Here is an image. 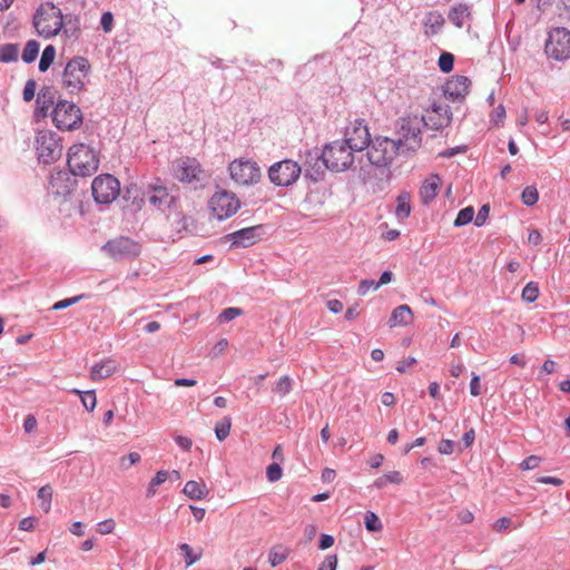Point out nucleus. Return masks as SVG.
Returning a JSON list of instances; mask_svg holds the SVG:
<instances>
[{
    "mask_svg": "<svg viewBox=\"0 0 570 570\" xmlns=\"http://www.w3.org/2000/svg\"><path fill=\"white\" fill-rule=\"evenodd\" d=\"M424 117L407 115L396 121L394 141L402 153H414L422 145V127Z\"/></svg>",
    "mask_w": 570,
    "mask_h": 570,
    "instance_id": "f257e3e1",
    "label": "nucleus"
},
{
    "mask_svg": "<svg viewBox=\"0 0 570 570\" xmlns=\"http://www.w3.org/2000/svg\"><path fill=\"white\" fill-rule=\"evenodd\" d=\"M67 164L75 176L87 177L97 171L99 158L92 148L80 142L69 148Z\"/></svg>",
    "mask_w": 570,
    "mask_h": 570,
    "instance_id": "f03ea898",
    "label": "nucleus"
},
{
    "mask_svg": "<svg viewBox=\"0 0 570 570\" xmlns=\"http://www.w3.org/2000/svg\"><path fill=\"white\" fill-rule=\"evenodd\" d=\"M33 24L43 38L57 36L63 27L61 10L52 3H42L33 17Z\"/></svg>",
    "mask_w": 570,
    "mask_h": 570,
    "instance_id": "7ed1b4c3",
    "label": "nucleus"
},
{
    "mask_svg": "<svg viewBox=\"0 0 570 570\" xmlns=\"http://www.w3.org/2000/svg\"><path fill=\"white\" fill-rule=\"evenodd\" d=\"M90 63L83 57L69 60L62 73V85L70 94L82 91L90 73Z\"/></svg>",
    "mask_w": 570,
    "mask_h": 570,
    "instance_id": "20e7f679",
    "label": "nucleus"
},
{
    "mask_svg": "<svg viewBox=\"0 0 570 570\" xmlns=\"http://www.w3.org/2000/svg\"><path fill=\"white\" fill-rule=\"evenodd\" d=\"M354 153L344 139L335 140L326 145L322 159L327 168L334 171H343L353 164Z\"/></svg>",
    "mask_w": 570,
    "mask_h": 570,
    "instance_id": "39448f33",
    "label": "nucleus"
},
{
    "mask_svg": "<svg viewBox=\"0 0 570 570\" xmlns=\"http://www.w3.org/2000/svg\"><path fill=\"white\" fill-rule=\"evenodd\" d=\"M230 179L237 186H253L259 183L262 171L258 164L248 158L234 159L228 166Z\"/></svg>",
    "mask_w": 570,
    "mask_h": 570,
    "instance_id": "423d86ee",
    "label": "nucleus"
},
{
    "mask_svg": "<svg viewBox=\"0 0 570 570\" xmlns=\"http://www.w3.org/2000/svg\"><path fill=\"white\" fill-rule=\"evenodd\" d=\"M210 215L218 220L234 216L240 208V200L235 193L219 189L208 200Z\"/></svg>",
    "mask_w": 570,
    "mask_h": 570,
    "instance_id": "0eeeda50",
    "label": "nucleus"
},
{
    "mask_svg": "<svg viewBox=\"0 0 570 570\" xmlns=\"http://www.w3.org/2000/svg\"><path fill=\"white\" fill-rule=\"evenodd\" d=\"M368 146L367 158L376 167H386L399 154H403L394 139L387 137H376Z\"/></svg>",
    "mask_w": 570,
    "mask_h": 570,
    "instance_id": "6e6552de",
    "label": "nucleus"
},
{
    "mask_svg": "<svg viewBox=\"0 0 570 570\" xmlns=\"http://www.w3.org/2000/svg\"><path fill=\"white\" fill-rule=\"evenodd\" d=\"M52 122L60 130H76L82 124V112L78 106L67 100L59 101L52 112Z\"/></svg>",
    "mask_w": 570,
    "mask_h": 570,
    "instance_id": "1a4fd4ad",
    "label": "nucleus"
},
{
    "mask_svg": "<svg viewBox=\"0 0 570 570\" xmlns=\"http://www.w3.org/2000/svg\"><path fill=\"white\" fill-rule=\"evenodd\" d=\"M36 150L39 159L42 163H53L58 160L62 155L61 139L52 130H40L36 136Z\"/></svg>",
    "mask_w": 570,
    "mask_h": 570,
    "instance_id": "9d476101",
    "label": "nucleus"
},
{
    "mask_svg": "<svg viewBox=\"0 0 570 570\" xmlns=\"http://www.w3.org/2000/svg\"><path fill=\"white\" fill-rule=\"evenodd\" d=\"M546 53L556 60L570 58V30L558 27L549 32L546 41Z\"/></svg>",
    "mask_w": 570,
    "mask_h": 570,
    "instance_id": "9b49d317",
    "label": "nucleus"
},
{
    "mask_svg": "<svg viewBox=\"0 0 570 570\" xmlns=\"http://www.w3.org/2000/svg\"><path fill=\"white\" fill-rule=\"evenodd\" d=\"M91 190L97 203L110 204L119 196L120 184L116 177L105 174L94 179Z\"/></svg>",
    "mask_w": 570,
    "mask_h": 570,
    "instance_id": "f8f14e48",
    "label": "nucleus"
},
{
    "mask_svg": "<svg viewBox=\"0 0 570 570\" xmlns=\"http://www.w3.org/2000/svg\"><path fill=\"white\" fill-rule=\"evenodd\" d=\"M104 250L115 259H135L141 254V245L129 237H118L109 240Z\"/></svg>",
    "mask_w": 570,
    "mask_h": 570,
    "instance_id": "ddd939ff",
    "label": "nucleus"
},
{
    "mask_svg": "<svg viewBox=\"0 0 570 570\" xmlns=\"http://www.w3.org/2000/svg\"><path fill=\"white\" fill-rule=\"evenodd\" d=\"M301 167L296 161L285 159L271 166L268 177L277 186H289L298 179Z\"/></svg>",
    "mask_w": 570,
    "mask_h": 570,
    "instance_id": "4468645a",
    "label": "nucleus"
},
{
    "mask_svg": "<svg viewBox=\"0 0 570 570\" xmlns=\"http://www.w3.org/2000/svg\"><path fill=\"white\" fill-rule=\"evenodd\" d=\"M175 177L183 184L198 183L203 179L204 169L196 158L181 157L174 163Z\"/></svg>",
    "mask_w": 570,
    "mask_h": 570,
    "instance_id": "2eb2a0df",
    "label": "nucleus"
},
{
    "mask_svg": "<svg viewBox=\"0 0 570 570\" xmlns=\"http://www.w3.org/2000/svg\"><path fill=\"white\" fill-rule=\"evenodd\" d=\"M344 140L354 151H361L368 147L371 135L363 119H355L345 129Z\"/></svg>",
    "mask_w": 570,
    "mask_h": 570,
    "instance_id": "dca6fc26",
    "label": "nucleus"
},
{
    "mask_svg": "<svg viewBox=\"0 0 570 570\" xmlns=\"http://www.w3.org/2000/svg\"><path fill=\"white\" fill-rule=\"evenodd\" d=\"M451 110L448 105L433 101L431 107L425 110L424 126L439 130L448 126L451 121Z\"/></svg>",
    "mask_w": 570,
    "mask_h": 570,
    "instance_id": "f3484780",
    "label": "nucleus"
},
{
    "mask_svg": "<svg viewBox=\"0 0 570 570\" xmlns=\"http://www.w3.org/2000/svg\"><path fill=\"white\" fill-rule=\"evenodd\" d=\"M148 200L153 207L159 210H165L175 204V198L163 185H154L149 187Z\"/></svg>",
    "mask_w": 570,
    "mask_h": 570,
    "instance_id": "a211bd4d",
    "label": "nucleus"
},
{
    "mask_svg": "<svg viewBox=\"0 0 570 570\" xmlns=\"http://www.w3.org/2000/svg\"><path fill=\"white\" fill-rule=\"evenodd\" d=\"M471 81L465 76H453L444 86V94L452 99L464 98L469 94Z\"/></svg>",
    "mask_w": 570,
    "mask_h": 570,
    "instance_id": "6ab92c4d",
    "label": "nucleus"
},
{
    "mask_svg": "<svg viewBox=\"0 0 570 570\" xmlns=\"http://www.w3.org/2000/svg\"><path fill=\"white\" fill-rule=\"evenodd\" d=\"M259 228L261 226L243 228L232 234H228L226 237L232 242V245L234 246L248 247L256 244L259 240Z\"/></svg>",
    "mask_w": 570,
    "mask_h": 570,
    "instance_id": "aec40b11",
    "label": "nucleus"
},
{
    "mask_svg": "<svg viewBox=\"0 0 570 570\" xmlns=\"http://www.w3.org/2000/svg\"><path fill=\"white\" fill-rule=\"evenodd\" d=\"M120 368L119 363L114 358H105L92 365L90 370V379L92 381H101L110 377Z\"/></svg>",
    "mask_w": 570,
    "mask_h": 570,
    "instance_id": "412c9836",
    "label": "nucleus"
},
{
    "mask_svg": "<svg viewBox=\"0 0 570 570\" xmlns=\"http://www.w3.org/2000/svg\"><path fill=\"white\" fill-rule=\"evenodd\" d=\"M441 185L439 175H430L420 188V197L424 205L430 204L438 195Z\"/></svg>",
    "mask_w": 570,
    "mask_h": 570,
    "instance_id": "4be33fe9",
    "label": "nucleus"
},
{
    "mask_svg": "<svg viewBox=\"0 0 570 570\" xmlns=\"http://www.w3.org/2000/svg\"><path fill=\"white\" fill-rule=\"evenodd\" d=\"M413 321V312L409 305H400L393 309L390 317V326H406Z\"/></svg>",
    "mask_w": 570,
    "mask_h": 570,
    "instance_id": "5701e85b",
    "label": "nucleus"
},
{
    "mask_svg": "<svg viewBox=\"0 0 570 570\" xmlns=\"http://www.w3.org/2000/svg\"><path fill=\"white\" fill-rule=\"evenodd\" d=\"M56 92L50 87L42 88L37 96V111L42 116H47L49 109L53 106Z\"/></svg>",
    "mask_w": 570,
    "mask_h": 570,
    "instance_id": "b1692460",
    "label": "nucleus"
},
{
    "mask_svg": "<svg viewBox=\"0 0 570 570\" xmlns=\"http://www.w3.org/2000/svg\"><path fill=\"white\" fill-rule=\"evenodd\" d=\"M183 491L185 495L193 500H202L208 494L207 487L194 480L186 482Z\"/></svg>",
    "mask_w": 570,
    "mask_h": 570,
    "instance_id": "393cba45",
    "label": "nucleus"
},
{
    "mask_svg": "<svg viewBox=\"0 0 570 570\" xmlns=\"http://www.w3.org/2000/svg\"><path fill=\"white\" fill-rule=\"evenodd\" d=\"M411 214V195L407 191H402L396 198L395 216L397 219L403 220Z\"/></svg>",
    "mask_w": 570,
    "mask_h": 570,
    "instance_id": "a878e982",
    "label": "nucleus"
},
{
    "mask_svg": "<svg viewBox=\"0 0 570 570\" xmlns=\"http://www.w3.org/2000/svg\"><path fill=\"white\" fill-rule=\"evenodd\" d=\"M289 556V549L277 544L271 548L268 553V561L272 567H277L283 563Z\"/></svg>",
    "mask_w": 570,
    "mask_h": 570,
    "instance_id": "bb28decb",
    "label": "nucleus"
},
{
    "mask_svg": "<svg viewBox=\"0 0 570 570\" xmlns=\"http://www.w3.org/2000/svg\"><path fill=\"white\" fill-rule=\"evenodd\" d=\"M469 16V9L465 4H459L449 12V20L458 28H462L465 18Z\"/></svg>",
    "mask_w": 570,
    "mask_h": 570,
    "instance_id": "cd10ccee",
    "label": "nucleus"
},
{
    "mask_svg": "<svg viewBox=\"0 0 570 570\" xmlns=\"http://www.w3.org/2000/svg\"><path fill=\"white\" fill-rule=\"evenodd\" d=\"M72 393L79 395L81 403L87 411L92 412L95 410V407L97 405V396H96V392L94 390L80 391V390L73 389Z\"/></svg>",
    "mask_w": 570,
    "mask_h": 570,
    "instance_id": "c85d7f7f",
    "label": "nucleus"
},
{
    "mask_svg": "<svg viewBox=\"0 0 570 570\" xmlns=\"http://www.w3.org/2000/svg\"><path fill=\"white\" fill-rule=\"evenodd\" d=\"M56 58V48L52 45H49L42 51L40 61H39V70L45 72L49 69Z\"/></svg>",
    "mask_w": 570,
    "mask_h": 570,
    "instance_id": "c756f323",
    "label": "nucleus"
},
{
    "mask_svg": "<svg viewBox=\"0 0 570 570\" xmlns=\"http://www.w3.org/2000/svg\"><path fill=\"white\" fill-rule=\"evenodd\" d=\"M232 420L226 416L215 424V434L219 441H224L230 433Z\"/></svg>",
    "mask_w": 570,
    "mask_h": 570,
    "instance_id": "7c9ffc66",
    "label": "nucleus"
},
{
    "mask_svg": "<svg viewBox=\"0 0 570 570\" xmlns=\"http://www.w3.org/2000/svg\"><path fill=\"white\" fill-rule=\"evenodd\" d=\"M19 48L17 45L7 43L0 47V61L9 62L18 58Z\"/></svg>",
    "mask_w": 570,
    "mask_h": 570,
    "instance_id": "2f4dec72",
    "label": "nucleus"
},
{
    "mask_svg": "<svg viewBox=\"0 0 570 570\" xmlns=\"http://www.w3.org/2000/svg\"><path fill=\"white\" fill-rule=\"evenodd\" d=\"M52 494L53 491L49 484L41 487L38 491V498L42 500L41 508L46 513L51 510Z\"/></svg>",
    "mask_w": 570,
    "mask_h": 570,
    "instance_id": "473e14b6",
    "label": "nucleus"
},
{
    "mask_svg": "<svg viewBox=\"0 0 570 570\" xmlns=\"http://www.w3.org/2000/svg\"><path fill=\"white\" fill-rule=\"evenodd\" d=\"M39 52V43L36 40H29L22 51V60L27 63L35 61Z\"/></svg>",
    "mask_w": 570,
    "mask_h": 570,
    "instance_id": "72a5a7b5",
    "label": "nucleus"
},
{
    "mask_svg": "<svg viewBox=\"0 0 570 570\" xmlns=\"http://www.w3.org/2000/svg\"><path fill=\"white\" fill-rule=\"evenodd\" d=\"M539 296V286L534 282H529L522 289L521 297L527 303H533Z\"/></svg>",
    "mask_w": 570,
    "mask_h": 570,
    "instance_id": "f704fd0d",
    "label": "nucleus"
},
{
    "mask_svg": "<svg viewBox=\"0 0 570 570\" xmlns=\"http://www.w3.org/2000/svg\"><path fill=\"white\" fill-rule=\"evenodd\" d=\"M293 381L288 375H283L276 382L274 392L281 396L287 395L292 391Z\"/></svg>",
    "mask_w": 570,
    "mask_h": 570,
    "instance_id": "c9c22d12",
    "label": "nucleus"
},
{
    "mask_svg": "<svg viewBox=\"0 0 570 570\" xmlns=\"http://www.w3.org/2000/svg\"><path fill=\"white\" fill-rule=\"evenodd\" d=\"M179 550L181 551V553L185 558L186 567L193 566L202 557V552L195 554L191 547L188 543L179 544Z\"/></svg>",
    "mask_w": 570,
    "mask_h": 570,
    "instance_id": "e433bc0d",
    "label": "nucleus"
},
{
    "mask_svg": "<svg viewBox=\"0 0 570 570\" xmlns=\"http://www.w3.org/2000/svg\"><path fill=\"white\" fill-rule=\"evenodd\" d=\"M473 217H474V209L472 206H468L458 213V216L454 220V226H464V225L469 224L470 222H472Z\"/></svg>",
    "mask_w": 570,
    "mask_h": 570,
    "instance_id": "4c0bfd02",
    "label": "nucleus"
},
{
    "mask_svg": "<svg viewBox=\"0 0 570 570\" xmlns=\"http://www.w3.org/2000/svg\"><path fill=\"white\" fill-rule=\"evenodd\" d=\"M521 199L527 206L534 205L539 199V193L537 188L533 186L525 187L522 191Z\"/></svg>",
    "mask_w": 570,
    "mask_h": 570,
    "instance_id": "58836bf2",
    "label": "nucleus"
},
{
    "mask_svg": "<svg viewBox=\"0 0 570 570\" xmlns=\"http://www.w3.org/2000/svg\"><path fill=\"white\" fill-rule=\"evenodd\" d=\"M365 528L368 531H380L382 530V523L379 517L374 512H366L365 514Z\"/></svg>",
    "mask_w": 570,
    "mask_h": 570,
    "instance_id": "ea45409f",
    "label": "nucleus"
},
{
    "mask_svg": "<svg viewBox=\"0 0 570 570\" xmlns=\"http://www.w3.org/2000/svg\"><path fill=\"white\" fill-rule=\"evenodd\" d=\"M243 311L238 307H228L225 308L218 316V321L220 323H227L233 321L234 318L240 316Z\"/></svg>",
    "mask_w": 570,
    "mask_h": 570,
    "instance_id": "a19ab883",
    "label": "nucleus"
},
{
    "mask_svg": "<svg viewBox=\"0 0 570 570\" xmlns=\"http://www.w3.org/2000/svg\"><path fill=\"white\" fill-rule=\"evenodd\" d=\"M454 57L450 52H443L439 58V68L443 72H450L453 69Z\"/></svg>",
    "mask_w": 570,
    "mask_h": 570,
    "instance_id": "79ce46f5",
    "label": "nucleus"
},
{
    "mask_svg": "<svg viewBox=\"0 0 570 570\" xmlns=\"http://www.w3.org/2000/svg\"><path fill=\"white\" fill-rule=\"evenodd\" d=\"M266 476L269 482H276L283 476V470L278 463H272L266 469Z\"/></svg>",
    "mask_w": 570,
    "mask_h": 570,
    "instance_id": "37998d69",
    "label": "nucleus"
},
{
    "mask_svg": "<svg viewBox=\"0 0 570 570\" xmlns=\"http://www.w3.org/2000/svg\"><path fill=\"white\" fill-rule=\"evenodd\" d=\"M140 459H141V456H140L139 453L131 452L128 455H125V456L120 458V468L122 470H127L131 465L137 464L138 462H140Z\"/></svg>",
    "mask_w": 570,
    "mask_h": 570,
    "instance_id": "c03bdc74",
    "label": "nucleus"
},
{
    "mask_svg": "<svg viewBox=\"0 0 570 570\" xmlns=\"http://www.w3.org/2000/svg\"><path fill=\"white\" fill-rule=\"evenodd\" d=\"M542 462V459L538 455H530L520 463V468L523 471L533 470L538 468Z\"/></svg>",
    "mask_w": 570,
    "mask_h": 570,
    "instance_id": "a18cd8bd",
    "label": "nucleus"
},
{
    "mask_svg": "<svg viewBox=\"0 0 570 570\" xmlns=\"http://www.w3.org/2000/svg\"><path fill=\"white\" fill-rule=\"evenodd\" d=\"M37 83L35 80L30 79L26 82V86L23 88V100L24 101H31L35 98Z\"/></svg>",
    "mask_w": 570,
    "mask_h": 570,
    "instance_id": "49530a36",
    "label": "nucleus"
},
{
    "mask_svg": "<svg viewBox=\"0 0 570 570\" xmlns=\"http://www.w3.org/2000/svg\"><path fill=\"white\" fill-rule=\"evenodd\" d=\"M337 556H326L323 562L320 564L317 570H336L337 568Z\"/></svg>",
    "mask_w": 570,
    "mask_h": 570,
    "instance_id": "de8ad7c7",
    "label": "nucleus"
},
{
    "mask_svg": "<svg viewBox=\"0 0 570 570\" xmlns=\"http://www.w3.org/2000/svg\"><path fill=\"white\" fill-rule=\"evenodd\" d=\"M38 523L39 521L36 517H27L19 522V529L22 531H32Z\"/></svg>",
    "mask_w": 570,
    "mask_h": 570,
    "instance_id": "09e8293b",
    "label": "nucleus"
},
{
    "mask_svg": "<svg viewBox=\"0 0 570 570\" xmlns=\"http://www.w3.org/2000/svg\"><path fill=\"white\" fill-rule=\"evenodd\" d=\"M376 289H379V286L374 281L363 279L358 285V294L362 296L366 295L370 291Z\"/></svg>",
    "mask_w": 570,
    "mask_h": 570,
    "instance_id": "8fccbe9b",
    "label": "nucleus"
},
{
    "mask_svg": "<svg viewBox=\"0 0 570 570\" xmlns=\"http://www.w3.org/2000/svg\"><path fill=\"white\" fill-rule=\"evenodd\" d=\"M115 527H116V524H115L114 519H107V520L98 523L97 530L100 534L105 535V534H109V533L114 532Z\"/></svg>",
    "mask_w": 570,
    "mask_h": 570,
    "instance_id": "3c124183",
    "label": "nucleus"
},
{
    "mask_svg": "<svg viewBox=\"0 0 570 570\" xmlns=\"http://www.w3.org/2000/svg\"><path fill=\"white\" fill-rule=\"evenodd\" d=\"M511 522L510 518L502 517L493 523L492 529L498 533L503 532L510 528Z\"/></svg>",
    "mask_w": 570,
    "mask_h": 570,
    "instance_id": "603ef678",
    "label": "nucleus"
},
{
    "mask_svg": "<svg viewBox=\"0 0 570 570\" xmlns=\"http://www.w3.org/2000/svg\"><path fill=\"white\" fill-rule=\"evenodd\" d=\"M101 28L105 32H110L114 26V16L111 12L107 11L102 13L100 19Z\"/></svg>",
    "mask_w": 570,
    "mask_h": 570,
    "instance_id": "864d4df0",
    "label": "nucleus"
},
{
    "mask_svg": "<svg viewBox=\"0 0 570 570\" xmlns=\"http://www.w3.org/2000/svg\"><path fill=\"white\" fill-rule=\"evenodd\" d=\"M489 212H490V207L489 205H483L478 214H476V217L474 219V224L476 226H482L485 224L487 219H488V216H489Z\"/></svg>",
    "mask_w": 570,
    "mask_h": 570,
    "instance_id": "5fc2aeb1",
    "label": "nucleus"
},
{
    "mask_svg": "<svg viewBox=\"0 0 570 570\" xmlns=\"http://www.w3.org/2000/svg\"><path fill=\"white\" fill-rule=\"evenodd\" d=\"M505 118V109L502 105L498 106L492 115H491V120L497 125V126H500L503 120Z\"/></svg>",
    "mask_w": 570,
    "mask_h": 570,
    "instance_id": "6e6d98bb",
    "label": "nucleus"
},
{
    "mask_svg": "<svg viewBox=\"0 0 570 570\" xmlns=\"http://www.w3.org/2000/svg\"><path fill=\"white\" fill-rule=\"evenodd\" d=\"M80 298H81V296H75V297H71V298H66V299L59 301V302L53 304L52 309L59 311V309H62V308H67V307H69L71 305L76 304L77 302H79Z\"/></svg>",
    "mask_w": 570,
    "mask_h": 570,
    "instance_id": "4d7b16f0",
    "label": "nucleus"
},
{
    "mask_svg": "<svg viewBox=\"0 0 570 570\" xmlns=\"http://www.w3.org/2000/svg\"><path fill=\"white\" fill-rule=\"evenodd\" d=\"M438 451L445 455L452 454L454 451V442L451 440H441L438 446Z\"/></svg>",
    "mask_w": 570,
    "mask_h": 570,
    "instance_id": "13d9d810",
    "label": "nucleus"
},
{
    "mask_svg": "<svg viewBox=\"0 0 570 570\" xmlns=\"http://www.w3.org/2000/svg\"><path fill=\"white\" fill-rule=\"evenodd\" d=\"M470 393L472 396H479L481 394L480 377L476 374L472 375L470 382Z\"/></svg>",
    "mask_w": 570,
    "mask_h": 570,
    "instance_id": "bf43d9fd",
    "label": "nucleus"
},
{
    "mask_svg": "<svg viewBox=\"0 0 570 570\" xmlns=\"http://www.w3.org/2000/svg\"><path fill=\"white\" fill-rule=\"evenodd\" d=\"M384 480H386L387 483L401 484L403 482V476L399 471H391L384 474Z\"/></svg>",
    "mask_w": 570,
    "mask_h": 570,
    "instance_id": "052dcab7",
    "label": "nucleus"
},
{
    "mask_svg": "<svg viewBox=\"0 0 570 570\" xmlns=\"http://www.w3.org/2000/svg\"><path fill=\"white\" fill-rule=\"evenodd\" d=\"M175 442L184 451H189L191 449V445H193V441L189 438L183 436V435H177L175 438Z\"/></svg>",
    "mask_w": 570,
    "mask_h": 570,
    "instance_id": "680f3d73",
    "label": "nucleus"
},
{
    "mask_svg": "<svg viewBox=\"0 0 570 570\" xmlns=\"http://www.w3.org/2000/svg\"><path fill=\"white\" fill-rule=\"evenodd\" d=\"M169 476V473L165 470H160L156 473V475L151 479L153 487H159L165 483Z\"/></svg>",
    "mask_w": 570,
    "mask_h": 570,
    "instance_id": "e2e57ef3",
    "label": "nucleus"
},
{
    "mask_svg": "<svg viewBox=\"0 0 570 570\" xmlns=\"http://www.w3.org/2000/svg\"><path fill=\"white\" fill-rule=\"evenodd\" d=\"M415 363H416V360L414 357L410 356V357L399 362V364L396 366V371L400 373H404L407 367L413 366Z\"/></svg>",
    "mask_w": 570,
    "mask_h": 570,
    "instance_id": "0e129e2a",
    "label": "nucleus"
},
{
    "mask_svg": "<svg viewBox=\"0 0 570 570\" xmlns=\"http://www.w3.org/2000/svg\"><path fill=\"white\" fill-rule=\"evenodd\" d=\"M458 518L461 523L469 524L473 522L474 514L470 510L465 509L459 512Z\"/></svg>",
    "mask_w": 570,
    "mask_h": 570,
    "instance_id": "69168bd1",
    "label": "nucleus"
},
{
    "mask_svg": "<svg viewBox=\"0 0 570 570\" xmlns=\"http://www.w3.org/2000/svg\"><path fill=\"white\" fill-rule=\"evenodd\" d=\"M37 428V420L33 415H28L23 422V429L27 433H31Z\"/></svg>",
    "mask_w": 570,
    "mask_h": 570,
    "instance_id": "338daca9",
    "label": "nucleus"
},
{
    "mask_svg": "<svg viewBox=\"0 0 570 570\" xmlns=\"http://www.w3.org/2000/svg\"><path fill=\"white\" fill-rule=\"evenodd\" d=\"M557 368V363L553 360H546L541 366V372L549 375L553 373Z\"/></svg>",
    "mask_w": 570,
    "mask_h": 570,
    "instance_id": "774afa93",
    "label": "nucleus"
}]
</instances>
